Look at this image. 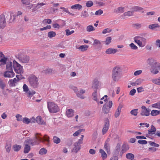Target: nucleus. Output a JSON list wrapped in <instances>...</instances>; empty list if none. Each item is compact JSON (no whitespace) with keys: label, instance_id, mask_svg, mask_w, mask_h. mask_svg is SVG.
<instances>
[{"label":"nucleus","instance_id":"f257e3e1","mask_svg":"<svg viewBox=\"0 0 160 160\" xmlns=\"http://www.w3.org/2000/svg\"><path fill=\"white\" fill-rule=\"evenodd\" d=\"M40 135H41L40 133H36L33 139L28 138L24 142V144L25 145L24 150L25 153H28L30 150V147L28 145L29 144L33 146L38 145L41 142H42L49 146L50 140L49 136L45 135L42 138L40 136Z\"/></svg>","mask_w":160,"mask_h":160},{"label":"nucleus","instance_id":"f03ea898","mask_svg":"<svg viewBox=\"0 0 160 160\" xmlns=\"http://www.w3.org/2000/svg\"><path fill=\"white\" fill-rule=\"evenodd\" d=\"M122 69L119 66L114 67L112 70V78L114 82L118 81L122 77Z\"/></svg>","mask_w":160,"mask_h":160},{"label":"nucleus","instance_id":"7ed1b4c3","mask_svg":"<svg viewBox=\"0 0 160 160\" xmlns=\"http://www.w3.org/2000/svg\"><path fill=\"white\" fill-rule=\"evenodd\" d=\"M47 107L49 112L51 113H56L59 110L58 106L53 102H47Z\"/></svg>","mask_w":160,"mask_h":160},{"label":"nucleus","instance_id":"20e7f679","mask_svg":"<svg viewBox=\"0 0 160 160\" xmlns=\"http://www.w3.org/2000/svg\"><path fill=\"white\" fill-rule=\"evenodd\" d=\"M134 41L140 47H144L147 42L146 38L136 36L134 38Z\"/></svg>","mask_w":160,"mask_h":160},{"label":"nucleus","instance_id":"39448f33","mask_svg":"<svg viewBox=\"0 0 160 160\" xmlns=\"http://www.w3.org/2000/svg\"><path fill=\"white\" fill-rule=\"evenodd\" d=\"M28 80L30 85L34 88H37L38 82V78L34 75H31L29 76Z\"/></svg>","mask_w":160,"mask_h":160},{"label":"nucleus","instance_id":"423d86ee","mask_svg":"<svg viewBox=\"0 0 160 160\" xmlns=\"http://www.w3.org/2000/svg\"><path fill=\"white\" fill-rule=\"evenodd\" d=\"M13 67L15 72L18 73H23L22 67L15 60L13 61Z\"/></svg>","mask_w":160,"mask_h":160},{"label":"nucleus","instance_id":"0eeeda50","mask_svg":"<svg viewBox=\"0 0 160 160\" xmlns=\"http://www.w3.org/2000/svg\"><path fill=\"white\" fill-rule=\"evenodd\" d=\"M150 111L151 110L149 108H147L145 106H142L141 107L140 114L141 116H148L150 115Z\"/></svg>","mask_w":160,"mask_h":160},{"label":"nucleus","instance_id":"6e6552de","mask_svg":"<svg viewBox=\"0 0 160 160\" xmlns=\"http://www.w3.org/2000/svg\"><path fill=\"white\" fill-rule=\"evenodd\" d=\"M15 75L13 70H6L4 72L3 76L5 78H12Z\"/></svg>","mask_w":160,"mask_h":160},{"label":"nucleus","instance_id":"1a4fd4ad","mask_svg":"<svg viewBox=\"0 0 160 160\" xmlns=\"http://www.w3.org/2000/svg\"><path fill=\"white\" fill-rule=\"evenodd\" d=\"M109 126V122L108 120H106L105 124L102 129V133L103 135L105 134L108 131Z\"/></svg>","mask_w":160,"mask_h":160},{"label":"nucleus","instance_id":"9d476101","mask_svg":"<svg viewBox=\"0 0 160 160\" xmlns=\"http://www.w3.org/2000/svg\"><path fill=\"white\" fill-rule=\"evenodd\" d=\"M6 25L5 18L4 15H2L0 16V28H3Z\"/></svg>","mask_w":160,"mask_h":160},{"label":"nucleus","instance_id":"9b49d317","mask_svg":"<svg viewBox=\"0 0 160 160\" xmlns=\"http://www.w3.org/2000/svg\"><path fill=\"white\" fill-rule=\"evenodd\" d=\"M110 139L108 138L106 141L104 146V148L107 152L110 151V145L109 143Z\"/></svg>","mask_w":160,"mask_h":160},{"label":"nucleus","instance_id":"f8f14e48","mask_svg":"<svg viewBox=\"0 0 160 160\" xmlns=\"http://www.w3.org/2000/svg\"><path fill=\"white\" fill-rule=\"evenodd\" d=\"M74 147L72 149V152L77 153L81 148V146L78 143L75 142L74 144Z\"/></svg>","mask_w":160,"mask_h":160},{"label":"nucleus","instance_id":"ddd939ff","mask_svg":"<svg viewBox=\"0 0 160 160\" xmlns=\"http://www.w3.org/2000/svg\"><path fill=\"white\" fill-rule=\"evenodd\" d=\"M18 59L21 62L24 63H28L29 60V57L28 56H25L23 57H19Z\"/></svg>","mask_w":160,"mask_h":160},{"label":"nucleus","instance_id":"4468645a","mask_svg":"<svg viewBox=\"0 0 160 160\" xmlns=\"http://www.w3.org/2000/svg\"><path fill=\"white\" fill-rule=\"evenodd\" d=\"M6 70H13V63L9 60L7 61Z\"/></svg>","mask_w":160,"mask_h":160},{"label":"nucleus","instance_id":"2eb2a0df","mask_svg":"<svg viewBox=\"0 0 160 160\" xmlns=\"http://www.w3.org/2000/svg\"><path fill=\"white\" fill-rule=\"evenodd\" d=\"M133 14V11H128L125 12L122 15L121 17L122 18H125L129 16H132Z\"/></svg>","mask_w":160,"mask_h":160},{"label":"nucleus","instance_id":"dca6fc26","mask_svg":"<svg viewBox=\"0 0 160 160\" xmlns=\"http://www.w3.org/2000/svg\"><path fill=\"white\" fill-rule=\"evenodd\" d=\"M85 92V90L81 89L80 91H78V92H77V95L78 97L83 99L85 98V97L83 94Z\"/></svg>","mask_w":160,"mask_h":160},{"label":"nucleus","instance_id":"f3484780","mask_svg":"<svg viewBox=\"0 0 160 160\" xmlns=\"http://www.w3.org/2000/svg\"><path fill=\"white\" fill-rule=\"evenodd\" d=\"M74 111L72 109H69L67 110L66 114L68 117H71L74 115Z\"/></svg>","mask_w":160,"mask_h":160},{"label":"nucleus","instance_id":"a211bd4d","mask_svg":"<svg viewBox=\"0 0 160 160\" xmlns=\"http://www.w3.org/2000/svg\"><path fill=\"white\" fill-rule=\"evenodd\" d=\"M117 51L118 50L117 49L110 48L106 50L105 53L107 54H114L116 53Z\"/></svg>","mask_w":160,"mask_h":160},{"label":"nucleus","instance_id":"6ab92c4d","mask_svg":"<svg viewBox=\"0 0 160 160\" xmlns=\"http://www.w3.org/2000/svg\"><path fill=\"white\" fill-rule=\"evenodd\" d=\"M132 9L133 10V12L134 11L137 12L140 11L142 13L144 12V10L143 9V8L140 7L138 6H135L133 7Z\"/></svg>","mask_w":160,"mask_h":160},{"label":"nucleus","instance_id":"aec40b11","mask_svg":"<svg viewBox=\"0 0 160 160\" xmlns=\"http://www.w3.org/2000/svg\"><path fill=\"white\" fill-rule=\"evenodd\" d=\"M18 82V80L16 78H14L13 79H10L9 81V83L10 86L14 87L15 86V84Z\"/></svg>","mask_w":160,"mask_h":160},{"label":"nucleus","instance_id":"412c9836","mask_svg":"<svg viewBox=\"0 0 160 160\" xmlns=\"http://www.w3.org/2000/svg\"><path fill=\"white\" fill-rule=\"evenodd\" d=\"M101 83L96 80H94L92 83V88H97L98 86L101 85Z\"/></svg>","mask_w":160,"mask_h":160},{"label":"nucleus","instance_id":"4be33fe9","mask_svg":"<svg viewBox=\"0 0 160 160\" xmlns=\"http://www.w3.org/2000/svg\"><path fill=\"white\" fill-rule=\"evenodd\" d=\"M156 129L155 127L152 125L151 126V128L148 130V133L149 134L153 135L155 133Z\"/></svg>","mask_w":160,"mask_h":160},{"label":"nucleus","instance_id":"5701e85b","mask_svg":"<svg viewBox=\"0 0 160 160\" xmlns=\"http://www.w3.org/2000/svg\"><path fill=\"white\" fill-rule=\"evenodd\" d=\"M92 98L93 100L97 102H98V100L99 97L98 96L97 91H95L92 94Z\"/></svg>","mask_w":160,"mask_h":160},{"label":"nucleus","instance_id":"b1692460","mask_svg":"<svg viewBox=\"0 0 160 160\" xmlns=\"http://www.w3.org/2000/svg\"><path fill=\"white\" fill-rule=\"evenodd\" d=\"M36 121L39 124L44 125L46 124L45 122L42 120L41 116H38L37 117Z\"/></svg>","mask_w":160,"mask_h":160},{"label":"nucleus","instance_id":"393cba45","mask_svg":"<svg viewBox=\"0 0 160 160\" xmlns=\"http://www.w3.org/2000/svg\"><path fill=\"white\" fill-rule=\"evenodd\" d=\"M99 152L101 154V156L102 159L105 160L107 158V154L103 149H100L99 150Z\"/></svg>","mask_w":160,"mask_h":160},{"label":"nucleus","instance_id":"a878e982","mask_svg":"<svg viewBox=\"0 0 160 160\" xmlns=\"http://www.w3.org/2000/svg\"><path fill=\"white\" fill-rule=\"evenodd\" d=\"M88 48V46L87 45H82L78 48H77L80 50L81 52H84L87 50Z\"/></svg>","mask_w":160,"mask_h":160},{"label":"nucleus","instance_id":"bb28decb","mask_svg":"<svg viewBox=\"0 0 160 160\" xmlns=\"http://www.w3.org/2000/svg\"><path fill=\"white\" fill-rule=\"evenodd\" d=\"M151 81L153 83L160 86V77L158 78H153L152 79Z\"/></svg>","mask_w":160,"mask_h":160},{"label":"nucleus","instance_id":"cd10ccee","mask_svg":"<svg viewBox=\"0 0 160 160\" xmlns=\"http://www.w3.org/2000/svg\"><path fill=\"white\" fill-rule=\"evenodd\" d=\"M8 60V59L4 57L2 58L0 60V66L4 65L7 63V61Z\"/></svg>","mask_w":160,"mask_h":160},{"label":"nucleus","instance_id":"c85d7f7f","mask_svg":"<svg viewBox=\"0 0 160 160\" xmlns=\"http://www.w3.org/2000/svg\"><path fill=\"white\" fill-rule=\"evenodd\" d=\"M35 93V92L33 90H29L26 92H25V94L27 95L28 97H31Z\"/></svg>","mask_w":160,"mask_h":160},{"label":"nucleus","instance_id":"c756f323","mask_svg":"<svg viewBox=\"0 0 160 160\" xmlns=\"http://www.w3.org/2000/svg\"><path fill=\"white\" fill-rule=\"evenodd\" d=\"M160 26L157 23H154L148 26V28L152 30H153L155 28H159Z\"/></svg>","mask_w":160,"mask_h":160},{"label":"nucleus","instance_id":"7c9ffc66","mask_svg":"<svg viewBox=\"0 0 160 160\" xmlns=\"http://www.w3.org/2000/svg\"><path fill=\"white\" fill-rule=\"evenodd\" d=\"M82 8V6L79 4H76L71 7V8L73 9L80 10Z\"/></svg>","mask_w":160,"mask_h":160},{"label":"nucleus","instance_id":"2f4dec72","mask_svg":"<svg viewBox=\"0 0 160 160\" xmlns=\"http://www.w3.org/2000/svg\"><path fill=\"white\" fill-rule=\"evenodd\" d=\"M126 158L129 159H130L131 160H134V155L131 153H128L126 154Z\"/></svg>","mask_w":160,"mask_h":160},{"label":"nucleus","instance_id":"473e14b6","mask_svg":"<svg viewBox=\"0 0 160 160\" xmlns=\"http://www.w3.org/2000/svg\"><path fill=\"white\" fill-rule=\"evenodd\" d=\"M102 111L105 114H107L108 113L110 109L106 107V104H105L102 108Z\"/></svg>","mask_w":160,"mask_h":160},{"label":"nucleus","instance_id":"72a5a7b5","mask_svg":"<svg viewBox=\"0 0 160 160\" xmlns=\"http://www.w3.org/2000/svg\"><path fill=\"white\" fill-rule=\"evenodd\" d=\"M53 142L56 144H58L61 142V140L60 138L55 136L53 137Z\"/></svg>","mask_w":160,"mask_h":160},{"label":"nucleus","instance_id":"f704fd0d","mask_svg":"<svg viewBox=\"0 0 160 160\" xmlns=\"http://www.w3.org/2000/svg\"><path fill=\"white\" fill-rule=\"evenodd\" d=\"M46 5V3L43 2H38L37 4L35 6L37 9H39L41 8L44 5Z\"/></svg>","mask_w":160,"mask_h":160},{"label":"nucleus","instance_id":"c9c22d12","mask_svg":"<svg viewBox=\"0 0 160 160\" xmlns=\"http://www.w3.org/2000/svg\"><path fill=\"white\" fill-rule=\"evenodd\" d=\"M56 35V32L52 31L49 32L48 34V37L50 38L55 37Z\"/></svg>","mask_w":160,"mask_h":160},{"label":"nucleus","instance_id":"e433bc0d","mask_svg":"<svg viewBox=\"0 0 160 160\" xmlns=\"http://www.w3.org/2000/svg\"><path fill=\"white\" fill-rule=\"evenodd\" d=\"M94 30L95 29L94 27L92 25H89L86 28L87 31L89 32L94 31Z\"/></svg>","mask_w":160,"mask_h":160},{"label":"nucleus","instance_id":"4c0bfd02","mask_svg":"<svg viewBox=\"0 0 160 160\" xmlns=\"http://www.w3.org/2000/svg\"><path fill=\"white\" fill-rule=\"evenodd\" d=\"M81 16L83 18H86L89 16V14L87 11L85 10L82 12Z\"/></svg>","mask_w":160,"mask_h":160},{"label":"nucleus","instance_id":"58836bf2","mask_svg":"<svg viewBox=\"0 0 160 160\" xmlns=\"http://www.w3.org/2000/svg\"><path fill=\"white\" fill-rule=\"evenodd\" d=\"M151 115L153 116H156L159 115V111L153 110L151 112Z\"/></svg>","mask_w":160,"mask_h":160},{"label":"nucleus","instance_id":"ea45409f","mask_svg":"<svg viewBox=\"0 0 160 160\" xmlns=\"http://www.w3.org/2000/svg\"><path fill=\"white\" fill-rule=\"evenodd\" d=\"M47 149L44 148H42L39 151V153L42 155L46 154L47 152Z\"/></svg>","mask_w":160,"mask_h":160},{"label":"nucleus","instance_id":"a19ab883","mask_svg":"<svg viewBox=\"0 0 160 160\" xmlns=\"http://www.w3.org/2000/svg\"><path fill=\"white\" fill-rule=\"evenodd\" d=\"M152 107L153 108L160 109V102H158L156 103L152 104Z\"/></svg>","mask_w":160,"mask_h":160},{"label":"nucleus","instance_id":"79ce46f5","mask_svg":"<svg viewBox=\"0 0 160 160\" xmlns=\"http://www.w3.org/2000/svg\"><path fill=\"white\" fill-rule=\"evenodd\" d=\"M7 14L8 16L10 14V22H12L15 19V16L14 15H12V13H11L9 12H7Z\"/></svg>","mask_w":160,"mask_h":160},{"label":"nucleus","instance_id":"37998d69","mask_svg":"<svg viewBox=\"0 0 160 160\" xmlns=\"http://www.w3.org/2000/svg\"><path fill=\"white\" fill-rule=\"evenodd\" d=\"M84 129H80L75 132L73 134V136L74 137L76 136L79 135L81 132L84 131Z\"/></svg>","mask_w":160,"mask_h":160},{"label":"nucleus","instance_id":"c03bdc74","mask_svg":"<svg viewBox=\"0 0 160 160\" xmlns=\"http://www.w3.org/2000/svg\"><path fill=\"white\" fill-rule=\"evenodd\" d=\"M112 38L110 37H108L106 38V40L104 42L106 45L109 44L111 42Z\"/></svg>","mask_w":160,"mask_h":160},{"label":"nucleus","instance_id":"a18cd8bd","mask_svg":"<svg viewBox=\"0 0 160 160\" xmlns=\"http://www.w3.org/2000/svg\"><path fill=\"white\" fill-rule=\"evenodd\" d=\"M138 109H133L131 111L130 113L132 115L137 116L138 113Z\"/></svg>","mask_w":160,"mask_h":160},{"label":"nucleus","instance_id":"49530a36","mask_svg":"<svg viewBox=\"0 0 160 160\" xmlns=\"http://www.w3.org/2000/svg\"><path fill=\"white\" fill-rule=\"evenodd\" d=\"M6 87L5 82L2 80H0V87L2 89H4Z\"/></svg>","mask_w":160,"mask_h":160},{"label":"nucleus","instance_id":"de8ad7c7","mask_svg":"<svg viewBox=\"0 0 160 160\" xmlns=\"http://www.w3.org/2000/svg\"><path fill=\"white\" fill-rule=\"evenodd\" d=\"M13 148L15 151H18L21 148V146L19 145H13Z\"/></svg>","mask_w":160,"mask_h":160},{"label":"nucleus","instance_id":"09e8293b","mask_svg":"<svg viewBox=\"0 0 160 160\" xmlns=\"http://www.w3.org/2000/svg\"><path fill=\"white\" fill-rule=\"evenodd\" d=\"M65 31L66 33V35L68 36L71 35L74 32V30L70 31L69 29H66Z\"/></svg>","mask_w":160,"mask_h":160},{"label":"nucleus","instance_id":"8fccbe9b","mask_svg":"<svg viewBox=\"0 0 160 160\" xmlns=\"http://www.w3.org/2000/svg\"><path fill=\"white\" fill-rule=\"evenodd\" d=\"M52 71V69L50 68H48L47 69L44 70L43 72L46 74H48L51 73Z\"/></svg>","mask_w":160,"mask_h":160},{"label":"nucleus","instance_id":"3c124183","mask_svg":"<svg viewBox=\"0 0 160 160\" xmlns=\"http://www.w3.org/2000/svg\"><path fill=\"white\" fill-rule=\"evenodd\" d=\"M112 31V29L110 28H105L103 30L102 33L103 34H105L111 32Z\"/></svg>","mask_w":160,"mask_h":160},{"label":"nucleus","instance_id":"603ef678","mask_svg":"<svg viewBox=\"0 0 160 160\" xmlns=\"http://www.w3.org/2000/svg\"><path fill=\"white\" fill-rule=\"evenodd\" d=\"M22 3L24 5H28L30 4V0H21Z\"/></svg>","mask_w":160,"mask_h":160},{"label":"nucleus","instance_id":"864d4df0","mask_svg":"<svg viewBox=\"0 0 160 160\" xmlns=\"http://www.w3.org/2000/svg\"><path fill=\"white\" fill-rule=\"evenodd\" d=\"M22 122L24 123L28 124L30 122V119L27 118H24L23 119Z\"/></svg>","mask_w":160,"mask_h":160},{"label":"nucleus","instance_id":"5fc2aeb1","mask_svg":"<svg viewBox=\"0 0 160 160\" xmlns=\"http://www.w3.org/2000/svg\"><path fill=\"white\" fill-rule=\"evenodd\" d=\"M129 46L133 50H137L138 48V47L133 43H131L130 44Z\"/></svg>","mask_w":160,"mask_h":160},{"label":"nucleus","instance_id":"6e6d98bb","mask_svg":"<svg viewBox=\"0 0 160 160\" xmlns=\"http://www.w3.org/2000/svg\"><path fill=\"white\" fill-rule=\"evenodd\" d=\"M60 8L62 10V11L63 12H67L70 15H72V14L69 12L68 8H65L63 7H61Z\"/></svg>","mask_w":160,"mask_h":160},{"label":"nucleus","instance_id":"4d7b16f0","mask_svg":"<svg viewBox=\"0 0 160 160\" xmlns=\"http://www.w3.org/2000/svg\"><path fill=\"white\" fill-rule=\"evenodd\" d=\"M84 137V136L83 135H81V137H80V138L79 139L77 142H76V143H78L79 144H80L82 143H83V138Z\"/></svg>","mask_w":160,"mask_h":160},{"label":"nucleus","instance_id":"13d9d810","mask_svg":"<svg viewBox=\"0 0 160 160\" xmlns=\"http://www.w3.org/2000/svg\"><path fill=\"white\" fill-rule=\"evenodd\" d=\"M101 44V42L99 40L97 39H94L93 45H100Z\"/></svg>","mask_w":160,"mask_h":160},{"label":"nucleus","instance_id":"bf43d9fd","mask_svg":"<svg viewBox=\"0 0 160 160\" xmlns=\"http://www.w3.org/2000/svg\"><path fill=\"white\" fill-rule=\"evenodd\" d=\"M23 91L25 92H27L29 91V88L28 86L26 84H24L23 86Z\"/></svg>","mask_w":160,"mask_h":160},{"label":"nucleus","instance_id":"052dcab7","mask_svg":"<svg viewBox=\"0 0 160 160\" xmlns=\"http://www.w3.org/2000/svg\"><path fill=\"white\" fill-rule=\"evenodd\" d=\"M93 5V2L91 1H88L86 3V5L88 7H90L92 6Z\"/></svg>","mask_w":160,"mask_h":160},{"label":"nucleus","instance_id":"680f3d73","mask_svg":"<svg viewBox=\"0 0 160 160\" xmlns=\"http://www.w3.org/2000/svg\"><path fill=\"white\" fill-rule=\"evenodd\" d=\"M11 145L10 144L6 145L5 147V148L7 152H9L11 150Z\"/></svg>","mask_w":160,"mask_h":160},{"label":"nucleus","instance_id":"e2e57ef3","mask_svg":"<svg viewBox=\"0 0 160 160\" xmlns=\"http://www.w3.org/2000/svg\"><path fill=\"white\" fill-rule=\"evenodd\" d=\"M43 22L45 24H50L52 22V20L50 19H44L43 21Z\"/></svg>","mask_w":160,"mask_h":160},{"label":"nucleus","instance_id":"0e129e2a","mask_svg":"<svg viewBox=\"0 0 160 160\" xmlns=\"http://www.w3.org/2000/svg\"><path fill=\"white\" fill-rule=\"evenodd\" d=\"M142 72V70H139L136 71L134 73V75L135 76L139 75L141 74Z\"/></svg>","mask_w":160,"mask_h":160},{"label":"nucleus","instance_id":"69168bd1","mask_svg":"<svg viewBox=\"0 0 160 160\" xmlns=\"http://www.w3.org/2000/svg\"><path fill=\"white\" fill-rule=\"evenodd\" d=\"M105 104H106V107L110 109L112 105V102L111 101H109L108 103H106Z\"/></svg>","mask_w":160,"mask_h":160},{"label":"nucleus","instance_id":"338daca9","mask_svg":"<svg viewBox=\"0 0 160 160\" xmlns=\"http://www.w3.org/2000/svg\"><path fill=\"white\" fill-rule=\"evenodd\" d=\"M135 82L136 83V85H137L140 84L143 82V80L141 78H138L137 79Z\"/></svg>","mask_w":160,"mask_h":160},{"label":"nucleus","instance_id":"774afa93","mask_svg":"<svg viewBox=\"0 0 160 160\" xmlns=\"http://www.w3.org/2000/svg\"><path fill=\"white\" fill-rule=\"evenodd\" d=\"M156 46L159 48H160V40L157 39L156 40L155 42Z\"/></svg>","mask_w":160,"mask_h":160}]
</instances>
